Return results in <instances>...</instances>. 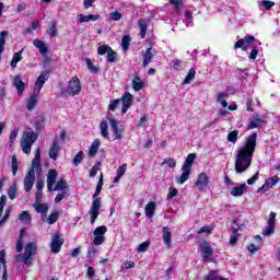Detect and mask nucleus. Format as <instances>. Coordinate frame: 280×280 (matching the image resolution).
<instances>
[{"instance_id":"obj_41","label":"nucleus","mask_w":280,"mask_h":280,"mask_svg":"<svg viewBox=\"0 0 280 280\" xmlns=\"http://www.w3.org/2000/svg\"><path fill=\"white\" fill-rule=\"evenodd\" d=\"M261 124H264V120H261L260 118H255L249 121L247 130H253L254 128H259V126H261Z\"/></svg>"},{"instance_id":"obj_54","label":"nucleus","mask_w":280,"mask_h":280,"mask_svg":"<svg viewBox=\"0 0 280 280\" xmlns=\"http://www.w3.org/2000/svg\"><path fill=\"white\" fill-rule=\"evenodd\" d=\"M128 170V164H122L118 167L117 174L116 176H118V178H121L125 174L126 171Z\"/></svg>"},{"instance_id":"obj_48","label":"nucleus","mask_w":280,"mask_h":280,"mask_svg":"<svg viewBox=\"0 0 280 280\" xmlns=\"http://www.w3.org/2000/svg\"><path fill=\"white\" fill-rule=\"evenodd\" d=\"M106 231H108V229L105 225H101L94 230V235L104 237V235H106Z\"/></svg>"},{"instance_id":"obj_57","label":"nucleus","mask_w":280,"mask_h":280,"mask_svg":"<svg viewBox=\"0 0 280 280\" xmlns=\"http://www.w3.org/2000/svg\"><path fill=\"white\" fill-rule=\"evenodd\" d=\"M173 69H175V71H183V69H184L183 61H180L178 59H174L173 60Z\"/></svg>"},{"instance_id":"obj_49","label":"nucleus","mask_w":280,"mask_h":280,"mask_svg":"<svg viewBox=\"0 0 280 280\" xmlns=\"http://www.w3.org/2000/svg\"><path fill=\"white\" fill-rule=\"evenodd\" d=\"M237 233H238V230L237 229H232V235L230 237V244L231 246H235V244H237Z\"/></svg>"},{"instance_id":"obj_59","label":"nucleus","mask_w":280,"mask_h":280,"mask_svg":"<svg viewBox=\"0 0 280 280\" xmlns=\"http://www.w3.org/2000/svg\"><path fill=\"white\" fill-rule=\"evenodd\" d=\"M149 247H150V242L145 241L138 246L137 250L138 253H145V250H148Z\"/></svg>"},{"instance_id":"obj_28","label":"nucleus","mask_w":280,"mask_h":280,"mask_svg":"<svg viewBox=\"0 0 280 280\" xmlns=\"http://www.w3.org/2000/svg\"><path fill=\"white\" fill-rule=\"evenodd\" d=\"M100 143H101L100 139H95L92 142L88 153L89 156H95V154H97V151L100 150Z\"/></svg>"},{"instance_id":"obj_36","label":"nucleus","mask_w":280,"mask_h":280,"mask_svg":"<svg viewBox=\"0 0 280 280\" xmlns=\"http://www.w3.org/2000/svg\"><path fill=\"white\" fill-rule=\"evenodd\" d=\"M24 141H28L31 143H36V140L38 139V133L34 131H28L25 133V137L23 138Z\"/></svg>"},{"instance_id":"obj_44","label":"nucleus","mask_w":280,"mask_h":280,"mask_svg":"<svg viewBox=\"0 0 280 280\" xmlns=\"http://www.w3.org/2000/svg\"><path fill=\"white\" fill-rule=\"evenodd\" d=\"M121 47L125 51H128L130 47V35H125L121 38Z\"/></svg>"},{"instance_id":"obj_40","label":"nucleus","mask_w":280,"mask_h":280,"mask_svg":"<svg viewBox=\"0 0 280 280\" xmlns=\"http://www.w3.org/2000/svg\"><path fill=\"white\" fill-rule=\"evenodd\" d=\"M58 217H59V213L55 211L50 213L48 218L46 215V218H44V221L46 220L48 224H56V222H58Z\"/></svg>"},{"instance_id":"obj_3","label":"nucleus","mask_w":280,"mask_h":280,"mask_svg":"<svg viewBox=\"0 0 280 280\" xmlns=\"http://www.w3.org/2000/svg\"><path fill=\"white\" fill-rule=\"evenodd\" d=\"M102 187H104V175L101 174L96 190L93 195V202L91 207V224H95V220H97V217L100 215V209H102V198H97L100 194H102Z\"/></svg>"},{"instance_id":"obj_9","label":"nucleus","mask_w":280,"mask_h":280,"mask_svg":"<svg viewBox=\"0 0 280 280\" xmlns=\"http://www.w3.org/2000/svg\"><path fill=\"white\" fill-rule=\"evenodd\" d=\"M120 102L122 104L121 113L122 115H126V113H128V108L135 104V96L130 92H125Z\"/></svg>"},{"instance_id":"obj_50","label":"nucleus","mask_w":280,"mask_h":280,"mask_svg":"<svg viewBox=\"0 0 280 280\" xmlns=\"http://www.w3.org/2000/svg\"><path fill=\"white\" fill-rule=\"evenodd\" d=\"M102 165V163L96 162L94 164V166L92 167V170L90 171V177L91 178H95V176H97V172H100V166Z\"/></svg>"},{"instance_id":"obj_56","label":"nucleus","mask_w":280,"mask_h":280,"mask_svg":"<svg viewBox=\"0 0 280 280\" xmlns=\"http://www.w3.org/2000/svg\"><path fill=\"white\" fill-rule=\"evenodd\" d=\"M16 137H19V129H14L12 131V133L10 135V138H9L10 148H12V145H14V139H16Z\"/></svg>"},{"instance_id":"obj_43","label":"nucleus","mask_w":280,"mask_h":280,"mask_svg":"<svg viewBox=\"0 0 280 280\" xmlns=\"http://www.w3.org/2000/svg\"><path fill=\"white\" fill-rule=\"evenodd\" d=\"M238 135H240V131H237V130L230 131L228 135V141L230 143H237Z\"/></svg>"},{"instance_id":"obj_13","label":"nucleus","mask_w":280,"mask_h":280,"mask_svg":"<svg viewBox=\"0 0 280 280\" xmlns=\"http://www.w3.org/2000/svg\"><path fill=\"white\" fill-rule=\"evenodd\" d=\"M58 178V171L49 170L47 174V189L48 191H54V185H56V179Z\"/></svg>"},{"instance_id":"obj_27","label":"nucleus","mask_w":280,"mask_h":280,"mask_svg":"<svg viewBox=\"0 0 280 280\" xmlns=\"http://www.w3.org/2000/svg\"><path fill=\"white\" fill-rule=\"evenodd\" d=\"M229 97V93L226 92H220L217 95V102L221 104L223 108H226L229 106V103H226V98Z\"/></svg>"},{"instance_id":"obj_4","label":"nucleus","mask_w":280,"mask_h":280,"mask_svg":"<svg viewBox=\"0 0 280 280\" xmlns=\"http://www.w3.org/2000/svg\"><path fill=\"white\" fill-rule=\"evenodd\" d=\"M60 93L63 97H75L82 93V84L78 77H72L68 82V86L65 88L63 83H59Z\"/></svg>"},{"instance_id":"obj_51","label":"nucleus","mask_w":280,"mask_h":280,"mask_svg":"<svg viewBox=\"0 0 280 280\" xmlns=\"http://www.w3.org/2000/svg\"><path fill=\"white\" fill-rule=\"evenodd\" d=\"M265 183L269 186V189H272V187L279 183V176L270 177Z\"/></svg>"},{"instance_id":"obj_6","label":"nucleus","mask_w":280,"mask_h":280,"mask_svg":"<svg viewBox=\"0 0 280 280\" xmlns=\"http://www.w3.org/2000/svg\"><path fill=\"white\" fill-rule=\"evenodd\" d=\"M33 255H36V245L34 243H28L25 246L24 254H19L16 260L23 261L25 266H32Z\"/></svg>"},{"instance_id":"obj_10","label":"nucleus","mask_w":280,"mask_h":280,"mask_svg":"<svg viewBox=\"0 0 280 280\" xmlns=\"http://www.w3.org/2000/svg\"><path fill=\"white\" fill-rule=\"evenodd\" d=\"M49 75H51V72L49 70H45L39 74V77L35 82V86H36V89L34 90L35 93L40 94V91H43V86H45V82L49 80Z\"/></svg>"},{"instance_id":"obj_14","label":"nucleus","mask_w":280,"mask_h":280,"mask_svg":"<svg viewBox=\"0 0 280 280\" xmlns=\"http://www.w3.org/2000/svg\"><path fill=\"white\" fill-rule=\"evenodd\" d=\"M58 152H60V143L58 142V138L56 137L49 149V159H51L52 161H58Z\"/></svg>"},{"instance_id":"obj_18","label":"nucleus","mask_w":280,"mask_h":280,"mask_svg":"<svg viewBox=\"0 0 280 280\" xmlns=\"http://www.w3.org/2000/svg\"><path fill=\"white\" fill-rule=\"evenodd\" d=\"M33 45L39 50V54L43 56V58H47V44L40 39H34Z\"/></svg>"},{"instance_id":"obj_33","label":"nucleus","mask_w":280,"mask_h":280,"mask_svg":"<svg viewBox=\"0 0 280 280\" xmlns=\"http://www.w3.org/2000/svg\"><path fill=\"white\" fill-rule=\"evenodd\" d=\"M170 3L173 5L176 14H179L180 10H183V8H185L183 0H170Z\"/></svg>"},{"instance_id":"obj_21","label":"nucleus","mask_w":280,"mask_h":280,"mask_svg":"<svg viewBox=\"0 0 280 280\" xmlns=\"http://www.w3.org/2000/svg\"><path fill=\"white\" fill-rule=\"evenodd\" d=\"M98 19H100L98 14H89V15L79 14V15H77V21H79V23H89V21H98Z\"/></svg>"},{"instance_id":"obj_37","label":"nucleus","mask_w":280,"mask_h":280,"mask_svg":"<svg viewBox=\"0 0 280 280\" xmlns=\"http://www.w3.org/2000/svg\"><path fill=\"white\" fill-rule=\"evenodd\" d=\"M5 36H8V31H2L0 33V59L1 54H3V49H5Z\"/></svg>"},{"instance_id":"obj_22","label":"nucleus","mask_w":280,"mask_h":280,"mask_svg":"<svg viewBox=\"0 0 280 280\" xmlns=\"http://www.w3.org/2000/svg\"><path fill=\"white\" fill-rule=\"evenodd\" d=\"M163 242L168 248L172 246V231L167 226L163 228Z\"/></svg>"},{"instance_id":"obj_20","label":"nucleus","mask_w":280,"mask_h":280,"mask_svg":"<svg viewBox=\"0 0 280 280\" xmlns=\"http://www.w3.org/2000/svg\"><path fill=\"white\" fill-rule=\"evenodd\" d=\"M38 95L39 93L33 92L26 103L27 110H34L36 108V104H38Z\"/></svg>"},{"instance_id":"obj_62","label":"nucleus","mask_w":280,"mask_h":280,"mask_svg":"<svg viewBox=\"0 0 280 280\" xmlns=\"http://www.w3.org/2000/svg\"><path fill=\"white\" fill-rule=\"evenodd\" d=\"M105 237L104 236H97L95 235L94 240H93V244L95 246H102V244L105 242Z\"/></svg>"},{"instance_id":"obj_53","label":"nucleus","mask_w":280,"mask_h":280,"mask_svg":"<svg viewBox=\"0 0 280 280\" xmlns=\"http://www.w3.org/2000/svg\"><path fill=\"white\" fill-rule=\"evenodd\" d=\"M110 49H112L110 46L103 45L97 48V52L100 54V56H106V54H108Z\"/></svg>"},{"instance_id":"obj_30","label":"nucleus","mask_w":280,"mask_h":280,"mask_svg":"<svg viewBox=\"0 0 280 280\" xmlns=\"http://www.w3.org/2000/svg\"><path fill=\"white\" fill-rule=\"evenodd\" d=\"M145 84L143 83V81H141V78H139L138 75H136L132 80V89L136 92L141 91V89H143Z\"/></svg>"},{"instance_id":"obj_23","label":"nucleus","mask_w":280,"mask_h":280,"mask_svg":"<svg viewBox=\"0 0 280 280\" xmlns=\"http://www.w3.org/2000/svg\"><path fill=\"white\" fill-rule=\"evenodd\" d=\"M3 268L2 280H8V269L5 268V250H0V270Z\"/></svg>"},{"instance_id":"obj_25","label":"nucleus","mask_w":280,"mask_h":280,"mask_svg":"<svg viewBox=\"0 0 280 280\" xmlns=\"http://www.w3.org/2000/svg\"><path fill=\"white\" fill-rule=\"evenodd\" d=\"M244 191H246V184H241L238 186H235L232 190H231V196H234L235 198L243 196Z\"/></svg>"},{"instance_id":"obj_45","label":"nucleus","mask_w":280,"mask_h":280,"mask_svg":"<svg viewBox=\"0 0 280 280\" xmlns=\"http://www.w3.org/2000/svg\"><path fill=\"white\" fill-rule=\"evenodd\" d=\"M85 65L88 67V69L91 71V73H98L100 69L95 66H93V61H91L90 58L85 59Z\"/></svg>"},{"instance_id":"obj_34","label":"nucleus","mask_w":280,"mask_h":280,"mask_svg":"<svg viewBox=\"0 0 280 280\" xmlns=\"http://www.w3.org/2000/svg\"><path fill=\"white\" fill-rule=\"evenodd\" d=\"M32 145H34L33 142H28L27 140L22 139L21 147L24 154H30V152H32Z\"/></svg>"},{"instance_id":"obj_16","label":"nucleus","mask_w":280,"mask_h":280,"mask_svg":"<svg viewBox=\"0 0 280 280\" xmlns=\"http://www.w3.org/2000/svg\"><path fill=\"white\" fill-rule=\"evenodd\" d=\"M155 56H156V50L152 48H148L145 52L142 55V58H143L142 66L148 67V65L152 62V58H154Z\"/></svg>"},{"instance_id":"obj_58","label":"nucleus","mask_w":280,"mask_h":280,"mask_svg":"<svg viewBox=\"0 0 280 280\" xmlns=\"http://www.w3.org/2000/svg\"><path fill=\"white\" fill-rule=\"evenodd\" d=\"M260 5H262V8H265L266 10H271L272 8H275V2L269 0H262L260 2Z\"/></svg>"},{"instance_id":"obj_47","label":"nucleus","mask_w":280,"mask_h":280,"mask_svg":"<svg viewBox=\"0 0 280 280\" xmlns=\"http://www.w3.org/2000/svg\"><path fill=\"white\" fill-rule=\"evenodd\" d=\"M8 196L10 200H14L16 198V184H13L9 187Z\"/></svg>"},{"instance_id":"obj_64","label":"nucleus","mask_w":280,"mask_h":280,"mask_svg":"<svg viewBox=\"0 0 280 280\" xmlns=\"http://www.w3.org/2000/svg\"><path fill=\"white\" fill-rule=\"evenodd\" d=\"M119 104H120V100H113V101H110V103L108 105V109L115 110V108H117V106H119Z\"/></svg>"},{"instance_id":"obj_12","label":"nucleus","mask_w":280,"mask_h":280,"mask_svg":"<svg viewBox=\"0 0 280 280\" xmlns=\"http://www.w3.org/2000/svg\"><path fill=\"white\" fill-rule=\"evenodd\" d=\"M62 244H65V238L60 237L59 233L55 234L50 243L51 253H55V254L60 253L62 248Z\"/></svg>"},{"instance_id":"obj_2","label":"nucleus","mask_w":280,"mask_h":280,"mask_svg":"<svg viewBox=\"0 0 280 280\" xmlns=\"http://www.w3.org/2000/svg\"><path fill=\"white\" fill-rule=\"evenodd\" d=\"M43 167H40V149H36L35 156L32 161V167L28 170L24 178V190L30 192L34 188V183H36V174H40Z\"/></svg>"},{"instance_id":"obj_39","label":"nucleus","mask_w":280,"mask_h":280,"mask_svg":"<svg viewBox=\"0 0 280 280\" xmlns=\"http://www.w3.org/2000/svg\"><path fill=\"white\" fill-rule=\"evenodd\" d=\"M65 189H67V182L65 179H59L55 188H52V191H66Z\"/></svg>"},{"instance_id":"obj_5","label":"nucleus","mask_w":280,"mask_h":280,"mask_svg":"<svg viewBox=\"0 0 280 280\" xmlns=\"http://www.w3.org/2000/svg\"><path fill=\"white\" fill-rule=\"evenodd\" d=\"M196 153H190L187 155L183 166H182V175L176 177V183L178 185H185L187 180H189V175L191 174V166L196 161Z\"/></svg>"},{"instance_id":"obj_26","label":"nucleus","mask_w":280,"mask_h":280,"mask_svg":"<svg viewBox=\"0 0 280 280\" xmlns=\"http://www.w3.org/2000/svg\"><path fill=\"white\" fill-rule=\"evenodd\" d=\"M144 211H145L147 218H154V211H156V202L150 201V202L145 206Z\"/></svg>"},{"instance_id":"obj_1","label":"nucleus","mask_w":280,"mask_h":280,"mask_svg":"<svg viewBox=\"0 0 280 280\" xmlns=\"http://www.w3.org/2000/svg\"><path fill=\"white\" fill-rule=\"evenodd\" d=\"M257 148V133H252L245 139L244 145H242L235 158V172L236 174H244L253 163V154Z\"/></svg>"},{"instance_id":"obj_32","label":"nucleus","mask_w":280,"mask_h":280,"mask_svg":"<svg viewBox=\"0 0 280 280\" xmlns=\"http://www.w3.org/2000/svg\"><path fill=\"white\" fill-rule=\"evenodd\" d=\"M20 222H24V224H32V215L30 214V211H22V213L19 215Z\"/></svg>"},{"instance_id":"obj_52","label":"nucleus","mask_w":280,"mask_h":280,"mask_svg":"<svg viewBox=\"0 0 280 280\" xmlns=\"http://www.w3.org/2000/svg\"><path fill=\"white\" fill-rule=\"evenodd\" d=\"M83 159H84V152L79 151L78 154L73 159V163H74L75 167H78V165H80V163H82Z\"/></svg>"},{"instance_id":"obj_35","label":"nucleus","mask_w":280,"mask_h":280,"mask_svg":"<svg viewBox=\"0 0 280 280\" xmlns=\"http://www.w3.org/2000/svg\"><path fill=\"white\" fill-rule=\"evenodd\" d=\"M124 19V15L119 13V11H112L108 15V22L113 23L115 21H121Z\"/></svg>"},{"instance_id":"obj_60","label":"nucleus","mask_w":280,"mask_h":280,"mask_svg":"<svg viewBox=\"0 0 280 280\" xmlns=\"http://www.w3.org/2000/svg\"><path fill=\"white\" fill-rule=\"evenodd\" d=\"M175 196H178V190L174 187L168 188L167 200H172Z\"/></svg>"},{"instance_id":"obj_29","label":"nucleus","mask_w":280,"mask_h":280,"mask_svg":"<svg viewBox=\"0 0 280 280\" xmlns=\"http://www.w3.org/2000/svg\"><path fill=\"white\" fill-rule=\"evenodd\" d=\"M23 60V50H20L19 52H15L13 55V58L11 60V68L16 69V65Z\"/></svg>"},{"instance_id":"obj_42","label":"nucleus","mask_w":280,"mask_h":280,"mask_svg":"<svg viewBox=\"0 0 280 280\" xmlns=\"http://www.w3.org/2000/svg\"><path fill=\"white\" fill-rule=\"evenodd\" d=\"M194 78H196V69L191 68L184 80V84H190Z\"/></svg>"},{"instance_id":"obj_31","label":"nucleus","mask_w":280,"mask_h":280,"mask_svg":"<svg viewBox=\"0 0 280 280\" xmlns=\"http://www.w3.org/2000/svg\"><path fill=\"white\" fill-rule=\"evenodd\" d=\"M100 130L101 137H103V139H108V122L106 120L101 121Z\"/></svg>"},{"instance_id":"obj_17","label":"nucleus","mask_w":280,"mask_h":280,"mask_svg":"<svg viewBox=\"0 0 280 280\" xmlns=\"http://www.w3.org/2000/svg\"><path fill=\"white\" fill-rule=\"evenodd\" d=\"M108 121L110 124L112 132L115 135V141L121 139V131L119 130L117 120L115 118H108Z\"/></svg>"},{"instance_id":"obj_15","label":"nucleus","mask_w":280,"mask_h":280,"mask_svg":"<svg viewBox=\"0 0 280 280\" xmlns=\"http://www.w3.org/2000/svg\"><path fill=\"white\" fill-rule=\"evenodd\" d=\"M35 211L42 214V220L45 222V218H47V212L49 211V206L47 203H34L33 205Z\"/></svg>"},{"instance_id":"obj_24","label":"nucleus","mask_w":280,"mask_h":280,"mask_svg":"<svg viewBox=\"0 0 280 280\" xmlns=\"http://www.w3.org/2000/svg\"><path fill=\"white\" fill-rule=\"evenodd\" d=\"M138 26H139V30H140L141 38H145V34H148V20L140 19L138 21Z\"/></svg>"},{"instance_id":"obj_46","label":"nucleus","mask_w":280,"mask_h":280,"mask_svg":"<svg viewBox=\"0 0 280 280\" xmlns=\"http://www.w3.org/2000/svg\"><path fill=\"white\" fill-rule=\"evenodd\" d=\"M185 19L186 27H191V25H194V15H191V11L185 12Z\"/></svg>"},{"instance_id":"obj_61","label":"nucleus","mask_w":280,"mask_h":280,"mask_svg":"<svg viewBox=\"0 0 280 280\" xmlns=\"http://www.w3.org/2000/svg\"><path fill=\"white\" fill-rule=\"evenodd\" d=\"M49 36H51V38H56V36H58V28L56 27V23H54L49 31H48Z\"/></svg>"},{"instance_id":"obj_11","label":"nucleus","mask_w":280,"mask_h":280,"mask_svg":"<svg viewBox=\"0 0 280 280\" xmlns=\"http://www.w3.org/2000/svg\"><path fill=\"white\" fill-rule=\"evenodd\" d=\"M209 175L207 173H201L198 175L197 180L195 183L198 191H207V187H209Z\"/></svg>"},{"instance_id":"obj_63","label":"nucleus","mask_w":280,"mask_h":280,"mask_svg":"<svg viewBox=\"0 0 280 280\" xmlns=\"http://www.w3.org/2000/svg\"><path fill=\"white\" fill-rule=\"evenodd\" d=\"M67 196V190L61 191L55 197L56 205H59V202H62V199Z\"/></svg>"},{"instance_id":"obj_7","label":"nucleus","mask_w":280,"mask_h":280,"mask_svg":"<svg viewBox=\"0 0 280 280\" xmlns=\"http://www.w3.org/2000/svg\"><path fill=\"white\" fill-rule=\"evenodd\" d=\"M200 254L205 261H213V248L207 242L200 244Z\"/></svg>"},{"instance_id":"obj_38","label":"nucleus","mask_w":280,"mask_h":280,"mask_svg":"<svg viewBox=\"0 0 280 280\" xmlns=\"http://www.w3.org/2000/svg\"><path fill=\"white\" fill-rule=\"evenodd\" d=\"M262 235H265L266 237L275 235V224L267 223V226L262 230Z\"/></svg>"},{"instance_id":"obj_8","label":"nucleus","mask_w":280,"mask_h":280,"mask_svg":"<svg viewBox=\"0 0 280 280\" xmlns=\"http://www.w3.org/2000/svg\"><path fill=\"white\" fill-rule=\"evenodd\" d=\"M255 40V36L246 35L244 38L238 39L234 44V49H242V51H247L248 47H250V44Z\"/></svg>"},{"instance_id":"obj_19","label":"nucleus","mask_w":280,"mask_h":280,"mask_svg":"<svg viewBox=\"0 0 280 280\" xmlns=\"http://www.w3.org/2000/svg\"><path fill=\"white\" fill-rule=\"evenodd\" d=\"M13 86L16 89L18 95H22L23 91H25V82H23L21 77L13 78Z\"/></svg>"},{"instance_id":"obj_55","label":"nucleus","mask_w":280,"mask_h":280,"mask_svg":"<svg viewBox=\"0 0 280 280\" xmlns=\"http://www.w3.org/2000/svg\"><path fill=\"white\" fill-rule=\"evenodd\" d=\"M117 60V52L114 51L113 48L107 52V61L108 62H115Z\"/></svg>"}]
</instances>
